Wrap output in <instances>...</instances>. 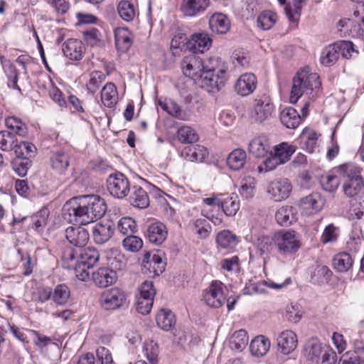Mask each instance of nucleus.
<instances>
[{
	"label": "nucleus",
	"instance_id": "nucleus-7",
	"mask_svg": "<svg viewBox=\"0 0 364 364\" xmlns=\"http://www.w3.org/2000/svg\"><path fill=\"white\" fill-rule=\"evenodd\" d=\"M164 253L161 250L148 252L142 261V272L149 277L159 276L165 270Z\"/></svg>",
	"mask_w": 364,
	"mask_h": 364
},
{
	"label": "nucleus",
	"instance_id": "nucleus-53",
	"mask_svg": "<svg viewBox=\"0 0 364 364\" xmlns=\"http://www.w3.org/2000/svg\"><path fill=\"white\" fill-rule=\"evenodd\" d=\"M28 333L31 335L30 341L41 351H43L50 345L55 344L53 338L36 331L33 330V331H29Z\"/></svg>",
	"mask_w": 364,
	"mask_h": 364
},
{
	"label": "nucleus",
	"instance_id": "nucleus-48",
	"mask_svg": "<svg viewBox=\"0 0 364 364\" xmlns=\"http://www.w3.org/2000/svg\"><path fill=\"white\" fill-rule=\"evenodd\" d=\"M8 129L12 130L20 136H26L28 134V128L23 121L16 117H9L5 121Z\"/></svg>",
	"mask_w": 364,
	"mask_h": 364
},
{
	"label": "nucleus",
	"instance_id": "nucleus-3",
	"mask_svg": "<svg viewBox=\"0 0 364 364\" xmlns=\"http://www.w3.org/2000/svg\"><path fill=\"white\" fill-rule=\"evenodd\" d=\"M202 60L204 87L219 90L227 80L228 66L217 57Z\"/></svg>",
	"mask_w": 364,
	"mask_h": 364
},
{
	"label": "nucleus",
	"instance_id": "nucleus-17",
	"mask_svg": "<svg viewBox=\"0 0 364 364\" xmlns=\"http://www.w3.org/2000/svg\"><path fill=\"white\" fill-rule=\"evenodd\" d=\"M277 341L280 352L284 355H289L293 352L298 343L296 333L291 330L282 331L279 334Z\"/></svg>",
	"mask_w": 364,
	"mask_h": 364
},
{
	"label": "nucleus",
	"instance_id": "nucleus-27",
	"mask_svg": "<svg viewBox=\"0 0 364 364\" xmlns=\"http://www.w3.org/2000/svg\"><path fill=\"white\" fill-rule=\"evenodd\" d=\"M354 16L360 18V21L358 22L356 24H353V22L351 21L350 19L340 21L339 23L342 27L352 26V33L356 34L358 36L364 39V4L359 6L354 11Z\"/></svg>",
	"mask_w": 364,
	"mask_h": 364
},
{
	"label": "nucleus",
	"instance_id": "nucleus-64",
	"mask_svg": "<svg viewBox=\"0 0 364 364\" xmlns=\"http://www.w3.org/2000/svg\"><path fill=\"white\" fill-rule=\"evenodd\" d=\"M353 344L355 353L364 356V326L354 335Z\"/></svg>",
	"mask_w": 364,
	"mask_h": 364
},
{
	"label": "nucleus",
	"instance_id": "nucleus-58",
	"mask_svg": "<svg viewBox=\"0 0 364 364\" xmlns=\"http://www.w3.org/2000/svg\"><path fill=\"white\" fill-rule=\"evenodd\" d=\"M117 229L123 235H132L137 230L135 220L130 217L122 218L117 224Z\"/></svg>",
	"mask_w": 364,
	"mask_h": 364
},
{
	"label": "nucleus",
	"instance_id": "nucleus-20",
	"mask_svg": "<svg viewBox=\"0 0 364 364\" xmlns=\"http://www.w3.org/2000/svg\"><path fill=\"white\" fill-rule=\"evenodd\" d=\"M65 235L70 244L79 247L85 246L90 237L88 232L81 227H68Z\"/></svg>",
	"mask_w": 364,
	"mask_h": 364
},
{
	"label": "nucleus",
	"instance_id": "nucleus-43",
	"mask_svg": "<svg viewBox=\"0 0 364 364\" xmlns=\"http://www.w3.org/2000/svg\"><path fill=\"white\" fill-rule=\"evenodd\" d=\"M337 168L333 171L322 176L321 183L323 188L328 192H334L341 183L339 176L337 175Z\"/></svg>",
	"mask_w": 364,
	"mask_h": 364
},
{
	"label": "nucleus",
	"instance_id": "nucleus-5",
	"mask_svg": "<svg viewBox=\"0 0 364 364\" xmlns=\"http://www.w3.org/2000/svg\"><path fill=\"white\" fill-rule=\"evenodd\" d=\"M276 249L281 255H292L301 246L300 235L294 230H280L274 232Z\"/></svg>",
	"mask_w": 364,
	"mask_h": 364
},
{
	"label": "nucleus",
	"instance_id": "nucleus-62",
	"mask_svg": "<svg viewBox=\"0 0 364 364\" xmlns=\"http://www.w3.org/2000/svg\"><path fill=\"white\" fill-rule=\"evenodd\" d=\"M284 318L290 323H296L302 317V312L297 304H289L286 306Z\"/></svg>",
	"mask_w": 364,
	"mask_h": 364
},
{
	"label": "nucleus",
	"instance_id": "nucleus-60",
	"mask_svg": "<svg viewBox=\"0 0 364 364\" xmlns=\"http://www.w3.org/2000/svg\"><path fill=\"white\" fill-rule=\"evenodd\" d=\"M144 352L146 358L151 364H156L158 362L159 346L153 341H147L144 345Z\"/></svg>",
	"mask_w": 364,
	"mask_h": 364
},
{
	"label": "nucleus",
	"instance_id": "nucleus-51",
	"mask_svg": "<svg viewBox=\"0 0 364 364\" xmlns=\"http://www.w3.org/2000/svg\"><path fill=\"white\" fill-rule=\"evenodd\" d=\"M306 0H292L291 3L284 7L285 14L289 21L296 22L298 21L304 3Z\"/></svg>",
	"mask_w": 364,
	"mask_h": 364
},
{
	"label": "nucleus",
	"instance_id": "nucleus-30",
	"mask_svg": "<svg viewBox=\"0 0 364 364\" xmlns=\"http://www.w3.org/2000/svg\"><path fill=\"white\" fill-rule=\"evenodd\" d=\"M134 207L146 208L149 205V198L146 191L140 186H134L129 198Z\"/></svg>",
	"mask_w": 364,
	"mask_h": 364
},
{
	"label": "nucleus",
	"instance_id": "nucleus-40",
	"mask_svg": "<svg viewBox=\"0 0 364 364\" xmlns=\"http://www.w3.org/2000/svg\"><path fill=\"white\" fill-rule=\"evenodd\" d=\"M292 206H282L275 213L277 223L282 226H288L295 220V212Z\"/></svg>",
	"mask_w": 364,
	"mask_h": 364
},
{
	"label": "nucleus",
	"instance_id": "nucleus-52",
	"mask_svg": "<svg viewBox=\"0 0 364 364\" xmlns=\"http://www.w3.org/2000/svg\"><path fill=\"white\" fill-rule=\"evenodd\" d=\"M177 137L183 144H193L198 141L199 139L197 132L188 126L179 128L177 132Z\"/></svg>",
	"mask_w": 364,
	"mask_h": 364
},
{
	"label": "nucleus",
	"instance_id": "nucleus-28",
	"mask_svg": "<svg viewBox=\"0 0 364 364\" xmlns=\"http://www.w3.org/2000/svg\"><path fill=\"white\" fill-rule=\"evenodd\" d=\"M248 151L255 157H264L269 151V143L264 136L253 138L248 144Z\"/></svg>",
	"mask_w": 364,
	"mask_h": 364
},
{
	"label": "nucleus",
	"instance_id": "nucleus-10",
	"mask_svg": "<svg viewBox=\"0 0 364 364\" xmlns=\"http://www.w3.org/2000/svg\"><path fill=\"white\" fill-rule=\"evenodd\" d=\"M203 68L202 59L194 54L184 57L181 63L183 74L190 78L198 80L201 86L204 87Z\"/></svg>",
	"mask_w": 364,
	"mask_h": 364
},
{
	"label": "nucleus",
	"instance_id": "nucleus-42",
	"mask_svg": "<svg viewBox=\"0 0 364 364\" xmlns=\"http://www.w3.org/2000/svg\"><path fill=\"white\" fill-rule=\"evenodd\" d=\"M50 161L52 168L59 173L65 171L69 166V157L63 151L53 152Z\"/></svg>",
	"mask_w": 364,
	"mask_h": 364
},
{
	"label": "nucleus",
	"instance_id": "nucleus-25",
	"mask_svg": "<svg viewBox=\"0 0 364 364\" xmlns=\"http://www.w3.org/2000/svg\"><path fill=\"white\" fill-rule=\"evenodd\" d=\"M338 173L344 181L364 182L361 176L362 168L353 164H346L337 167Z\"/></svg>",
	"mask_w": 364,
	"mask_h": 364
},
{
	"label": "nucleus",
	"instance_id": "nucleus-57",
	"mask_svg": "<svg viewBox=\"0 0 364 364\" xmlns=\"http://www.w3.org/2000/svg\"><path fill=\"white\" fill-rule=\"evenodd\" d=\"M277 20L276 13L272 11H264L257 17L258 26L263 30L271 28Z\"/></svg>",
	"mask_w": 364,
	"mask_h": 364
},
{
	"label": "nucleus",
	"instance_id": "nucleus-41",
	"mask_svg": "<svg viewBox=\"0 0 364 364\" xmlns=\"http://www.w3.org/2000/svg\"><path fill=\"white\" fill-rule=\"evenodd\" d=\"M364 182L343 181V191L346 196L354 200L363 199Z\"/></svg>",
	"mask_w": 364,
	"mask_h": 364
},
{
	"label": "nucleus",
	"instance_id": "nucleus-61",
	"mask_svg": "<svg viewBox=\"0 0 364 364\" xmlns=\"http://www.w3.org/2000/svg\"><path fill=\"white\" fill-rule=\"evenodd\" d=\"M14 134L8 131L0 132V149L4 151L14 150L16 143Z\"/></svg>",
	"mask_w": 364,
	"mask_h": 364
},
{
	"label": "nucleus",
	"instance_id": "nucleus-32",
	"mask_svg": "<svg viewBox=\"0 0 364 364\" xmlns=\"http://www.w3.org/2000/svg\"><path fill=\"white\" fill-rule=\"evenodd\" d=\"M281 122L289 129H296L301 121V117L292 107L284 109L280 114Z\"/></svg>",
	"mask_w": 364,
	"mask_h": 364
},
{
	"label": "nucleus",
	"instance_id": "nucleus-45",
	"mask_svg": "<svg viewBox=\"0 0 364 364\" xmlns=\"http://www.w3.org/2000/svg\"><path fill=\"white\" fill-rule=\"evenodd\" d=\"M217 243L223 248H234L239 242L237 237L230 230L220 232L216 237Z\"/></svg>",
	"mask_w": 364,
	"mask_h": 364
},
{
	"label": "nucleus",
	"instance_id": "nucleus-13",
	"mask_svg": "<svg viewBox=\"0 0 364 364\" xmlns=\"http://www.w3.org/2000/svg\"><path fill=\"white\" fill-rule=\"evenodd\" d=\"M115 230L114 224L111 220L97 223L92 228V237L95 243L103 245L112 237Z\"/></svg>",
	"mask_w": 364,
	"mask_h": 364
},
{
	"label": "nucleus",
	"instance_id": "nucleus-22",
	"mask_svg": "<svg viewBox=\"0 0 364 364\" xmlns=\"http://www.w3.org/2000/svg\"><path fill=\"white\" fill-rule=\"evenodd\" d=\"M324 203L325 200L319 193H312L301 200L302 208L309 215L319 212Z\"/></svg>",
	"mask_w": 364,
	"mask_h": 364
},
{
	"label": "nucleus",
	"instance_id": "nucleus-6",
	"mask_svg": "<svg viewBox=\"0 0 364 364\" xmlns=\"http://www.w3.org/2000/svg\"><path fill=\"white\" fill-rule=\"evenodd\" d=\"M99 303L105 310H117L128 304V294L117 287L106 289L100 294Z\"/></svg>",
	"mask_w": 364,
	"mask_h": 364
},
{
	"label": "nucleus",
	"instance_id": "nucleus-1",
	"mask_svg": "<svg viewBox=\"0 0 364 364\" xmlns=\"http://www.w3.org/2000/svg\"><path fill=\"white\" fill-rule=\"evenodd\" d=\"M63 210L65 218L70 223L85 225L102 218L107 211V205L99 196H82L67 201Z\"/></svg>",
	"mask_w": 364,
	"mask_h": 364
},
{
	"label": "nucleus",
	"instance_id": "nucleus-11",
	"mask_svg": "<svg viewBox=\"0 0 364 364\" xmlns=\"http://www.w3.org/2000/svg\"><path fill=\"white\" fill-rule=\"evenodd\" d=\"M107 183L108 191L117 198H124L130 190L129 182L122 173L117 172L109 175Z\"/></svg>",
	"mask_w": 364,
	"mask_h": 364
},
{
	"label": "nucleus",
	"instance_id": "nucleus-15",
	"mask_svg": "<svg viewBox=\"0 0 364 364\" xmlns=\"http://www.w3.org/2000/svg\"><path fill=\"white\" fill-rule=\"evenodd\" d=\"M211 45L212 39L207 33H198L191 36L186 43V48L193 53H203Z\"/></svg>",
	"mask_w": 364,
	"mask_h": 364
},
{
	"label": "nucleus",
	"instance_id": "nucleus-47",
	"mask_svg": "<svg viewBox=\"0 0 364 364\" xmlns=\"http://www.w3.org/2000/svg\"><path fill=\"white\" fill-rule=\"evenodd\" d=\"M100 255L95 248H85L80 253L79 262L86 266L87 268L92 267L99 260Z\"/></svg>",
	"mask_w": 364,
	"mask_h": 364
},
{
	"label": "nucleus",
	"instance_id": "nucleus-39",
	"mask_svg": "<svg viewBox=\"0 0 364 364\" xmlns=\"http://www.w3.org/2000/svg\"><path fill=\"white\" fill-rule=\"evenodd\" d=\"M156 320L159 328L169 331L176 324V318L171 311L161 309L156 314Z\"/></svg>",
	"mask_w": 364,
	"mask_h": 364
},
{
	"label": "nucleus",
	"instance_id": "nucleus-36",
	"mask_svg": "<svg viewBox=\"0 0 364 364\" xmlns=\"http://www.w3.org/2000/svg\"><path fill=\"white\" fill-rule=\"evenodd\" d=\"M118 95L117 87L112 82L107 83L101 91V100L107 107H113L117 102Z\"/></svg>",
	"mask_w": 364,
	"mask_h": 364
},
{
	"label": "nucleus",
	"instance_id": "nucleus-8",
	"mask_svg": "<svg viewBox=\"0 0 364 364\" xmlns=\"http://www.w3.org/2000/svg\"><path fill=\"white\" fill-rule=\"evenodd\" d=\"M274 110V106L269 97L262 95L255 100L249 116L252 122L262 123L271 118Z\"/></svg>",
	"mask_w": 364,
	"mask_h": 364
},
{
	"label": "nucleus",
	"instance_id": "nucleus-59",
	"mask_svg": "<svg viewBox=\"0 0 364 364\" xmlns=\"http://www.w3.org/2000/svg\"><path fill=\"white\" fill-rule=\"evenodd\" d=\"M255 191V179L252 176H245L241 181L240 195L245 198L253 197Z\"/></svg>",
	"mask_w": 364,
	"mask_h": 364
},
{
	"label": "nucleus",
	"instance_id": "nucleus-16",
	"mask_svg": "<svg viewBox=\"0 0 364 364\" xmlns=\"http://www.w3.org/2000/svg\"><path fill=\"white\" fill-rule=\"evenodd\" d=\"M257 84V77L254 74L244 73L237 80L235 90L239 95L246 97L255 90Z\"/></svg>",
	"mask_w": 364,
	"mask_h": 364
},
{
	"label": "nucleus",
	"instance_id": "nucleus-50",
	"mask_svg": "<svg viewBox=\"0 0 364 364\" xmlns=\"http://www.w3.org/2000/svg\"><path fill=\"white\" fill-rule=\"evenodd\" d=\"M249 341L246 331L240 329L235 331L231 338L230 345L234 350L242 351L245 348Z\"/></svg>",
	"mask_w": 364,
	"mask_h": 364
},
{
	"label": "nucleus",
	"instance_id": "nucleus-24",
	"mask_svg": "<svg viewBox=\"0 0 364 364\" xmlns=\"http://www.w3.org/2000/svg\"><path fill=\"white\" fill-rule=\"evenodd\" d=\"M209 28L215 34H225L230 28V21L226 15L215 13L209 19Z\"/></svg>",
	"mask_w": 364,
	"mask_h": 364
},
{
	"label": "nucleus",
	"instance_id": "nucleus-19",
	"mask_svg": "<svg viewBox=\"0 0 364 364\" xmlns=\"http://www.w3.org/2000/svg\"><path fill=\"white\" fill-rule=\"evenodd\" d=\"M210 5V0H182L181 11L186 16H196L203 13Z\"/></svg>",
	"mask_w": 364,
	"mask_h": 364
},
{
	"label": "nucleus",
	"instance_id": "nucleus-21",
	"mask_svg": "<svg viewBox=\"0 0 364 364\" xmlns=\"http://www.w3.org/2000/svg\"><path fill=\"white\" fill-rule=\"evenodd\" d=\"M92 279L98 287H107L113 284L117 279L115 271L108 268H99L92 273Z\"/></svg>",
	"mask_w": 364,
	"mask_h": 364
},
{
	"label": "nucleus",
	"instance_id": "nucleus-14",
	"mask_svg": "<svg viewBox=\"0 0 364 364\" xmlns=\"http://www.w3.org/2000/svg\"><path fill=\"white\" fill-rule=\"evenodd\" d=\"M296 146L288 144L287 142H282L274 147L272 157L267 159L266 167L269 164H274V165L283 164L288 161L291 156L296 151Z\"/></svg>",
	"mask_w": 364,
	"mask_h": 364
},
{
	"label": "nucleus",
	"instance_id": "nucleus-34",
	"mask_svg": "<svg viewBox=\"0 0 364 364\" xmlns=\"http://www.w3.org/2000/svg\"><path fill=\"white\" fill-rule=\"evenodd\" d=\"M220 208L228 216L235 215L240 208V200L238 196L235 193L222 196Z\"/></svg>",
	"mask_w": 364,
	"mask_h": 364
},
{
	"label": "nucleus",
	"instance_id": "nucleus-18",
	"mask_svg": "<svg viewBox=\"0 0 364 364\" xmlns=\"http://www.w3.org/2000/svg\"><path fill=\"white\" fill-rule=\"evenodd\" d=\"M62 50L68 58L72 60H80L85 53V47L81 41L69 38L63 43Z\"/></svg>",
	"mask_w": 364,
	"mask_h": 364
},
{
	"label": "nucleus",
	"instance_id": "nucleus-33",
	"mask_svg": "<svg viewBox=\"0 0 364 364\" xmlns=\"http://www.w3.org/2000/svg\"><path fill=\"white\" fill-rule=\"evenodd\" d=\"M270 348V341L264 336L255 337L250 343L251 353L257 357L264 356Z\"/></svg>",
	"mask_w": 364,
	"mask_h": 364
},
{
	"label": "nucleus",
	"instance_id": "nucleus-49",
	"mask_svg": "<svg viewBox=\"0 0 364 364\" xmlns=\"http://www.w3.org/2000/svg\"><path fill=\"white\" fill-rule=\"evenodd\" d=\"M36 151L35 145L28 141H21L14 146V152L17 157L29 159L36 155Z\"/></svg>",
	"mask_w": 364,
	"mask_h": 364
},
{
	"label": "nucleus",
	"instance_id": "nucleus-55",
	"mask_svg": "<svg viewBox=\"0 0 364 364\" xmlns=\"http://www.w3.org/2000/svg\"><path fill=\"white\" fill-rule=\"evenodd\" d=\"M70 291L65 284H59L55 287L53 292V301L58 305L66 304L70 299Z\"/></svg>",
	"mask_w": 364,
	"mask_h": 364
},
{
	"label": "nucleus",
	"instance_id": "nucleus-29",
	"mask_svg": "<svg viewBox=\"0 0 364 364\" xmlns=\"http://www.w3.org/2000/svg\"><path fill=\"white\" fill-rule=\"evenodd\" d=\"M115 45L118 50L127 51L132 44V34L127 28L114 29Z\"/></svg>",
	"mask_w": 364,
	"mask_h": 364
},
{
	"label": "nucleus",
	"instance_id": "nucleus-35",
	"mask_svg": "<svg viewBox=\"0 0 364 364\" xmlns=\"http://www.w3.org/2000/svg\"><path fill=\"white\" fill-rule=\"evenodd\" d=\"M339 58L338 46L336 43L326 46L321 51L320 61L325 66L333 65Z\"/></svg>",
	"mask_w": 364,
	"mask_h": 364
},
{
	"label": "nucleus",
	"instance_id": "nucleus-9",
	"mask_svg": "<svg viewBox=\"0 0 364 364\" xmlns=\"http://www.w3.org/2000/svg\"><path fill=\"white\" fill-rule=\"evenodd\" d=\"M267 194L274 202L287 200L292 191V185L287 178H279L270 181L267 186Z\"/></svg>",
	"mask_w": 364,
	"mask_h": 364
},
{
	"label": "nucleus",
	"instance_id": "nucleus-23",
	"mask_svg": "<svg viewBox=\"0 0 364 364\" xmlns=\"http://www.w3.org/2000/svg\"><path fill=\"white\" fill-rule=\"evenodd\" d=\"M254 247L257 256L264 257L269 255L276 249L274 234L272 237L259 235L255 241Z\"/></svg>",
	"mask_w": 364,
	"mask_h": 364
},
{
	"label": "nucleus",
	"instance_id": "nucleus-54",
	"mask_svg": "<svg viewBox=\"0 0 364 364\" xmlns=\"http://www.w3.org/2000/svg\"><path fill=\"white\" fill-rule=\"evenodd\" d=\"M117 11L120 17L125 21H132L136 16L135 8L129 1H121L117 6Z\"/></svg>",
	"mask_w": 364,
	"mask_h": 364
},
{
	"label": "nucleus",
	"instance_id": "nucleus-56",
	"mask_svg": "<svg viewBox=\"0 0 364 364\" xmlns=\"http://www.w3.org/2000/svg\"><path fill=\"white\" fill-rule=\"evenodd\" d=\"M331 274L332 272L327 266L318 265L314 269L311 276V279L313 280V282L321 284L327 283L329 281Z\"/></svg>",
	"mask_w": 364,
	"mask_h": 364
},
{
	"label": "nucleus",
	"instance_id": "nucleus-38",
	"mask_svg": "<svg viewBox=\"0 0 364 364\" xmlns=\"http://www.w3.org/2000/svg\"><path fill=\"white\" fill-rule=\"evenodd\" d=\"M182 154L190 161L201 162L208 156V152L203 146L195 145L185 148Z\"/></svg>",
	"mask_w": 364,
	"mask_h": 364
},
{
	"label": "nucleus",
	"instance_id": "nucleus-12",
	"mask_svg": "<svg viewBox=\"0 0 364 364\" xmlns=\"http://www.w3.org/2000/svg\"><path fill=\"white\" fill-rule=\"evenodd\" d=\"M205 304L213 308L221 307L226 301L224 294V287L222 282L215 281L203 293Z\"/></svg>",
	"mask_w": 364,
	"mask_h": 364
},
{
	"label": "nucleus",
	"instance_id": "nucleus-31",
	"mask_svg": "<svg viewBox=\"0 0 364 364\" xmlns=\"http://www.w3.org/2000/svg\"><path fill=\"white\" fill-rule=\"evenodd\" d=\"M247 161V154L242 149L232 150L227 157V165L233 171L242 168Z\"/></svg>",
	"mask_w": 364,
	"mask_h": 364
},
{
	"label": "nucleus",
	"instance_id": "nucleus-46",
	"mask_svg": "<svg viewBox=\"0 0 364 364\" xmlns=\"http://www.w3.org/2000/svg\"><path fill=\"white\" fill-rule=\"evenodd\" d=\"M303 148L308 152L312 153L317 144V134L315 131L311 129H305L300 136Z\"/></svg>",
	"mask_w": 364,
	"mask_h": 364
},
{
	"label": "nucleus",
	"instance_id": "nucleus-44",
	"mask_svg": "<svg viewBox=\"0 0 364 364\" xmlns=\"http://www.w3.org/2000/svg\"><path fill=\"white\" fill-rule=\"evenodd\" d=\"M77 251L72 247L63 248L61 255L62 266L65 269H72L79 262Z\"/></svg>",
	"mask_w": 364,
	"mask_h": 364
},
{
	"label": "nucleus",
	"instance_id": "nucleus-37",
	"mask_svg": "<svg viewBox=\"0 0 364 364\" xmlns=\"http://www.w3.org/2000/svg\"><path fill=\"white\" fill-rule=\"evenodd\" d=\"M353 264V259L348 252L337 254L333 259V268L339 272H346L350 269Z\"/></svg>",
	"mask_w": 364,
	"mask_h": 364
},
{
	"label": "nucleus",
	"instance_id": "nucleus-2",
	"mask_svg": "<svg viewBox=\"0 0 364 364\" xmlns=\"http://www.w3.org/2000/svg\"><path fill=\"white\" fill-rule=\"evenodd\" d=\"M321 82L319 76L311 73L309 69L299 70L292 80L289 101L296 104L304 97L309 100H314L321 92Z\"/></svg>",
	"mask_w": 364,
	"mask_h": 364
},
{
	"label": "nucleus",
	"instance_id": "nucleus-63",
	"mask_svg": "<svg viewBox=\"0 0 364 364\" xmlns=\"http://www.w3.org/2000/svg\"><path fill=\"white\" fill-rule=\"evenodd\" d=\"M122 245L126 250L136 252L142 248L143 241L140 237L131 235L123 240Z\"/></svg>",
	"mask_w": 364,
	"mask_h": 364
},
{
	"label": "nucleus",
	"instance_id": "nucleus-4",
	"mask_svg": "<svg viewBox=\"0 0 364 364\" xmlns=\"http://www.w3.org/2000/svg\"><path fill=\"white\" fill-rule=\"evenodd\" d=\"M303 353L310 364H334L335 353L328 347L323 346L316 338L306 343Z\"/></svg>",
	"mask_w": 364,
	"mask_h": 364
},
{
	"label": "nucleus",
	"instance_id": "nucleus-26",
	"mask_svg": "<svg viewBox=\"0 0 364 364\" xmlns=\"http://www.w3.org/2000/svg\"><path fill=\"white\" fill-rule=\"evenodd\" d=\"M167 235L166 226L160 222H154L148 226L147 237L151 243L162 244L166 239Z\"/></svg>",
	"mask_w": 364,
	"mask_h": 364
}]
</instances>
